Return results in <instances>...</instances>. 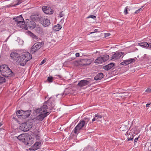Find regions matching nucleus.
Instances as JSON below:
<instances>
[{
  "label": "nucleus",
  "instance_id": "nucleus-1",
  "mask_svg": "<svg viewBox=\"0 0 151 151\" xmlns=\"http://www.w3.org/2000/svg\"><path fill=\"white\" fill-rule=\"evenodd\" d=\"M12 59L16 62L20 63L21 66H24L27 62L32 58L31 55L28 52L22 53L21 55L16 52H12L10 55Z\"/></svg>",
  "mask_w": 151,
  "mask_h": 151
},
{
  "label": "nucleus",
  "instance_id": "nucleus-2",
  "mask_svg": "<svg viewBox=\"0 0 151 151\" xmlns=\"http://www.w3.org/2000/svg\"><path fill=\"white\" fill-rule=\"evenodd\" d=\"M0 71L1 75L5 77H8L14 75V73L6 65H2L0 66Z\"/></svg>",
  "mask_w": 151,
  "mask_h": 151
},
{
  "label": "nucleus",
  "instance_id": "nucleus-3",
  "mask_svg": "<svg viewBox=\"0 0 151 151\" xmlns=\"http://www.w3.org/2000/svg\"><path fill=\"white\" fill-rule=\"evenodd\" d=\"M32 122L27 121L21 124L20 127L21 130L24 132H27L32 127Z\"/></svg>",
  "mask_w": 151,
  "mask_h": 151
},
{
  "label": "nucleus",
  "instance_id": "nucleus-4",
  "mask_svg": "<svg viewBox=\"0 0 151 151\" xmlns=\"http://www.w3.org/2000/svg\"><path fill=\"white\" fill-rule=\"evenodd\" d=\"M33 139L31 136L28 134H26V135H25L22 142L25 145L30 146L33 143Z\"/></svg>",
  "mask_w": 151,
  "mask_h": 151
},
{
  "label": "nucleus",
  "instance_id": "nucleus-5",
  "mask_svg": "<svg viewBox=\"0 0 151 151\" xmlns=\"http://www.w3.org/2000/svg\"><path fill=\"white\" fill-rule=\"evenodd\" d=\"M85 122L81 120L80 121L77 125L75 127L74 130V133L78 134L80 130L85 126H86Z\"/></svg>",
  "mask_w": 151,
  "mask_h": 151
},
{
  "label": "nucleus",
  "instance_id": "nucleus-6",
  "mask_svg": "<svg viewBox=\"0 0 151 151\" xmlns=\"http://www.w3.org/2000/svg\"><path fill=\"white\" fill-rule=\"evenodd\" d=\"M44 44L43 42L35 43L31 47V52L34 53L37 51Z\"/></svg>",
  "mask_w": 151,
  "mask_h": 151
},
{
  "label": "nucleus",
  "instance_id": "nucleus-7",
  "mask_svg": "<svg viewBox=\"0 0 151 151\" xmlns=\"http://www.w3.org/2000/svg\"><path fill=\"white\" fill-rule=\"evenodd\" d=\"M50 114L49 112H46L45 113H41V114L37 116L35 119L36 121L38 122H41L44 119L47 115H48Z\"/></svg>",
  "mask_w": 151,
  "mask_h": 151
},
{
  "label": "nucleus",
  "instance_id": "nucleus-8",
  "mask_svg": "<svg viewBox=\"0 0 151 151\" xmlns=\"http://www.w3.org/2000/svg\"><path fill=\"white\" fill-rule=\"evenodd\" d=\"M40 22L44 27L48 26L50 24V20L47 18L41 17L40 18Z\"/></svg>",
  "mask_w": 151,
  "mask_h": 151
},
{
  "label": "nucleus",
  "instance_id": "nucleus-9",
  "mask_svg": "<svg viewBox=\"0 0 151 151\" xmlns=\"http://www.w3.org/2000/svg\"><path fill=\"white\" fill-rule=\"evenodd\" d=\"M13 20L15 21V22H17V25L19 26L24 23V19L21 15L16 17H14Z\"/></svg>",
  "mask_w": 151,
  "mask_h": 151
},
{
  "label": "nucleus",
  "instance_id": "nucleus-10",
  "mask_svg": "<svg viewBox=\"0 0 151 151\" xmlns=\"http://www.w3.org/2000/svg\"><path fill=\"white\" fill-rule=\"evenodd\" d=\"M48 109L46 102H45L43 104V106H42L40 108H38L36 109V112L42 113H45L46 110L47 109Z\"/></svg>",
  "mask_w": 151,
  "mask_h": 151
},
{
  "label": "nucleus",
  "instance_id": "nucleus-11",
  "mask_svg": "<svg viewBox=\"0 0 151 151\" xmlns=\"http://www.w3.org/2000/svg\"><path fill=\"white\" fill-rule=\"evenodd\" d=\"M88 80H83L80 81L78 84V86L81 87H82L88 85L91 81L89 78L87 79Z\"/></svg>",
  "mask_w": 151,
  "mask_h": 151
},
{
  "label": "nucleus",
  "instance_id": "nucleus-12",
  "mask_svg": "<svg viewBox=\"0 0 151 151\" xmlns=\"http://www.w3.org/2000/svg\"><path fill=\"white\" fill-rule=\"evenodd\" d=\"M42 9L43 12L46 14H53V10L49 6H43Z\"/></svg>",
  "mask_w": 151,
  "mask_h": 151
},
{
  "label": "nucleus",
  "instance_id": "nucleus-13",
  "mask_svg": "<svg viewBox=\"0 0 151 151\" xmlns=\"http://www.w3.org/2000/svg\"><path fill=\"white\" fill-rule=\"evenodd\" d=\"M78 63L79 65H86L91 63V61L90 59H81L79 61Z\"/></svg>",
  "mask_w": 151,
  "mask_h": 151
},
{
  "label": "nucleus",
  "instance_id": "nucleus-14",
  "mask_svg": "<svg viewBox=\"0 0 151 151\" xmlns=\"http://www.w3.org/2000/svg\"><path fill=\"white\" fill-rule=\"evenodd\" d=\"M41 145V142H36L30 148V150H32L33 151L39 149Z\"/></svg>",
  "mask_w": 151,
  "mask_h": 151
},
{
  "label": "nucleus",
  "instance_id": "nucleus-15",
  "mask_svg": "<svg viewBox=\"0 0 151 151\" xmlns=\"http://www.w3.org/2000/svg\"><path fill=\"white\" fill-rule=\"evenodd\" d=\"M123 53L122 52H116L112 55V59L116 60L119 59L120 58Z\"/></svg>",
  "mask_w": 151,
  "mask_h": 151
},
{
  "label": "nucleus",
  "instance_id": "nucleus-16",
  "mask_svg": "<svg viewBox=\"0 0 151 151\" xmlns=\"http://www.w3.org/2000/svg\"><path fill=\"white\" fill-rule=\"evenodd\" d=\"M51 97H50L47 101L46 102V104L49 109H50L51 108H52L54 106V101L53 100H51Z\"/></svg>",
  "mask_w": 151,
  "mask_h": 151
},
{
  "label": "nucleus",
  "instance_id": "nucleus-17",
  "mask_svg": "<svg viewBox=\"0 0 151 151\" xmlns=\"http://www.w3.org/2000/svg\"><path fill=\"white\" fill-rule=\"evenodd\" d=\"M23 113L22 118L24 119H26L29 117L31 114L30 110H27L26 111H23Z\"/></svg>",
  "mask_w": 151,
  "mask_h": 151
},
{
  "label": "nucleus",
  "instance_id": "nucleus-18",
  "mask_svg": "<svg viewBox=\"0 0 151 151\" xmlns=\"http://www.w3.org/2000/svg\"><path fill=\"white\" fill-rule=\"evenodd\" d=\"M27 24L28 27L32 29L35 28L36 26V23L32 20H31Z\"/></svg>",
  "mask_w": 151,
  "mask_h": 151
},
{
  "label": "nucleus",
  "instance_id": "nucleus-19",
  "mask_svg": "<svg viewBox=\"0 0 151 151\" xmlns=\"http://www.w3.org/2000/svg\"><path fill=\"white\" fill-rule=\"evenodd\" d=\"M36 32L39 34L42 35L43 34V29L39 25H36L35 27Z\"/></svg>",
  "mask_w": 151,
  "mask_h": 151
},
{
  "label": "nucleus",
  "instance_id": "nucleus-20",
  "mask_svg": "<svg viewBox=\"0 0 151 151\" xmlns=\"http://www.w3.org/2000/svg\"><path fill=\"white\" fill-rule=\"evenodd\" d=\"M114 66V63H111L105 65L103 67V68L105 70H108Z\"/></svg>",
  "mask_w": 151,
  "mask_h": 151
},
{
  "label": "nucleus",
  "instance_id": "nucleus-21",
  "mask_svg": "<svg viewBox=\"0 0 151 151\" xmlns=\"http://www.w3.org/2000/svg\"><path fill=\"white\" fill-rule=\"evenodd\" d=\"M103 74L101 73H99L95 77L94 80L96 81L99 80L103 78Z\"/></svg>",
  "mask_w": 151,
  "mask_h": 151
},
{
  "label": "nucleus",
  "instance_id": "nucleus-22",
  "mask_svg": "<svg viewBox=\"0 0 151 151\" xmlns=\"http://www.w3.org/2000/svg\"><path fill=\"white\" fill-rule=\"evenodd\" d=\"M41 17L39 15H34L32 16L31 18L35 21H39L40 22V18Z\"/></svg>",
  "mask_w": 151,
  "mask_h": 151
},
{
  "label": "nucleus",
  "instance_id": "nucleus-23",
  "mask_svg": "<svg viewBox=\"0 0 151 151\" xmlns=\"http://www.w3.org/2000/svg\"><path fill=\"white\" fill-rule=\"evenodd\" d=\"M28 33L29 35L33 39L37 41L38 40V37L35 35L31 32L28 31Z\"/></svg>",
  "mask_w": 151,
  "mask_h": 151
},
{
  "label": "nucleus",
  "instance_id": "nucleus-24",
  "mask_svg": "<svg viewBox=\"0 0 151 151\" xmlns=\"http://www.w3.org/2000/svg\"><path fill=\"white\" fill-rule=\"evenodd\" d=\"M136 59V58H129L126 60V65L135 62Z\"/></svg>",
  "mask_w": 151,
  "mask_h": 151
},
{
  "label": "nucleus",
  "instance_id": "nucleus-25",
  "mask_svg": "<svg viewBox=\"0 0 151 151\" xmlns=\"http://www.w3.org/2000/svg\"><path fill=\"white\" fill-rule=\"evenodd\" d=\"M103 62H104V60H103V59H102V58L101 56L98 57V58L96 59L95 61V63H101Z\"/></svg>",
  "mask_w": 151,
  "mask_h": 151
},
{
  "label": "nucleus",
  "instance_id": "nucleus-26",
  "mask_svg": "<svg viewBox=\"0 0 151 151\" xmlns=\"http://www.w3.org/2000/svg\"><path fill=\"white\" fill-rule=\"evenodd\" d=\"M25 135H26V134H22L18 136H16L15 137L20 142H22L24 138L25 137Z\"/></svg>",
  "mask_w": 151,
  "mask_h": 151
},
{
  "label": "nucleus",
  "instance_id": "nucleus-27",
  "mask_svg": "<svg viewBox=\"0 0 151 151\" xmlns=\"http://www.w3.org/2000/svg\"><path fill=\"white\" fill-rule=\"evenodd\" d=\"M62 28V26L60 24H58L56 25H55L53 27V29L56 31H59Z\"/></svg>",
  "mask_w": 151,
  "mask_h": 151
},
{
  "label": "nucleus",
  "instance_id": "nucleus-28",
  "mask_svg": "<svg viewBox=\"0 0 151 151\" xmlns=\"http://www.w3.org/2000/svg\"><path fill=\"white\" fill-rule=\"evenodd\" d=\"M134 136V135H133L132 134H129L127 136V141H129L132 140Z\"/></svg>",
  "mask_w": 151,
  "mask_h": 151
},
{
  "label": "nucleus",
  "instance_id": "nucleus-29",
  "mask_svg": "<svg viewBox=\"0 0 151 151\" xmlns=\"http://www.w3.org/2000/svg\"><path fill=\"white\" fill-rule=\"evenodd\" d=\"M23 113V110H19L16 112V115L17 116H21L22 117Z\"/></svg>",
  "mask_w": 151,
  "mask_h": 151
},
{
  "label": "nucleus",
  "instance_id": "nucleus-30",
  "mask_svg": "<svg viewBox=\"0 0 151 151\" xmlns=\"http://www.w3.org/2000/svg\"><path fill=\"white\" fill-rule=\"evenodd\" d=\"M139 45L143 47H147V43L146 42H143L139 43L138 44Z\"/></svg>",
  "mask_w": 151,
  "mask_h": 151
},
{
  "label": "nucleus",
  "instance_id": "nucleus-31",
  "mask_svg": "<svg viewBox=\"0 0 151 151\" xmlns=\"http://www.w3.org/2000/svg\"><path fill=\"white\" fill-rule=\"evenodd\" d=\"M101 57L102 58V59H103V60H104V62L107 60L109 58V55H104Z\"/></svg>",
  "mask_w": 151,
  "mask_h": 151
},
{
  "label": "nucleus",
  "instance_id": "nucleus-32",
  "mask_svg": "<svg viewBox=\"0 0 151 151\" xmlns=\"http://www.w3.org/2000/svg\"><path fill=\"white\" fill-rule=\"evenodd\" d=\"M5 82V79L4 77L0 76V84Z\"/></svg>",
  "mask_w": 151,
  "mask_h": 151
},
{
  "label": "nucleus",
  "instance_id": "nucleus-33",
  "mask_svg": "<svg viewBox=\"0 0 151 151\" xmlns=\"http://www.w3.org/2000/svg\"><path fill=\"white\" fill-rule=\"evenodd\" d=\"M85 122V124L86 125L90 120V119L88 118H84V119L82 120Z\"/></svg>",
  "mask_w": 151,
  "mask_h": 151
},
{
  "label": "nucleus",
  "instance_id": "nucleus-34",
  "mask_svg": "<svg viewBox=\"0 0 151 151\" xmlns=\"http://www.w3.org/2000/svg\"><path fill=\"white\" fill-rule=\"evenodd\" d=\"M94 116L96 117V119H97V120H99V119H101L102 117V116L99 114H96Z\"/></svg>",
  "mask_w": 151,
  "mask_h": 151
},
{
  "label": "nucleus",
  "instance_id": "nucleus-35",
  "mask_svg": "<svg viewBox=\"0 0 151 151\" xmlns=\"http://www.w3.org/2000/svg\"><path fill=\"white\" fill-rule=\"evenodd\" d=\"M128 7L127 6L125 7L124 10V13L125 14H128Z\"/></svg>",
  "mask_w": 151,
  "mask_h": 151
},
{
  "label": "nucleus",
  "instance_id": "nucleus-36",
  "mask_svg": "<svg viewBox=\"0 0 151 151\" xmlns=\"http://www.w3.org/2000/svg\"><path fill=\"white\" fill-rule=\"evenodd\" d=\"M53 78L52 77H49L47 78V81L50 83L52 81Z\"/></svg>",
  "mask_w": 151,
  "mask_h": 151
},
{
  "label": "nucleus",
  "instance_id": "nucleus-37",
  "mask_svg": "<svg viewBox=\"0 0 151 151\" xmlns=\"http://www.w3.org/2000/svg\"><path fill=\"white\" fill-rule=\"evenodd\" d=\"M142 8H140L139 9L136 10L135 11V14H137V13H139L140 11H141L142 10Z\"/></svg>",
  "mask_w": 151,
  "mask_h": 151
},
{
  "label": "nucleus",
  "instance_id": "nucleus-38",
  "mask_svg": "<svg viewBox=\"0 0 151 151\" xmlns=\"http://www.w3.org/2000/svg\"><path fill=\"white\" fill-rule=\"evenodd\" d=\"M92 18L93 19H94L96 18V17L93 15H90L87 17V18Z\"/></svg>",
  "mask_w": 151,
  "mask_h": 151
},
{
  "label": "nucleus",
  "instance_id": "nucleus-39",
  "mask_svg": "<svg viewBox=\"0 0 151 151\" xmlns=\"http://www.w3.org/2000/svg\"><path fill=\"white\" fill-rule=\"evenodd\" d=\"M145 92L148 93H149L151 92V88H148L147 89L146 91Z\"/></svg>",
  "mask_w": 151,
  "mask_h": 151
},
{
  "label": "nucleus",
  "instance_id": "nucleus-40",
  "mask_svg": "<svg viewBox=\"0 0 151 151\" xmlns=\"http://www.w3.org/2000/svg\"><path fill=\"white\" fill-rule=\"evenodd\" d=\"M20 25H22V26H21V27L22 28H24L25 29H27V26L26 25H24V26H23V24H21Z\"/></svg>",
  "mask_w": 151,
  "mask_h": 151
},
{
  "label": "nucleus",
  "instance_id": "nucleus-41",
  "mask_svg": "<svg viewBox=\"0 0 151 151\" xmlns=\"http://www.w3.org/2000/svg\"><path fill=\"white\" fill-rule=\"evenodd\" d=\"M46 59H44L43 60H42V62H41L40 65H42L46 61Z\"/></svg>",
  "mask_w": 151,
  "mask_h": 151
},
{
  "label": "nucleus",
  "instance_id": "nucleus-42",
  "mask_svg": "<svg viewBox=\"0 0 151 151\" xmlns=\"http://www.w3.org/2000/svg\"><path fill=\"white\" fill-rule=\"evenodd\" d=\"M63 12H60V13L59 14V16L60 17H61L63 16L64 15V14H63Z\"/></svg>",
  "mask_w": 151,
  "mask_h": 151
},
{
  "label": "nucleus",
  "instance_id": "nucleus-43",
  "mask_svg": "<svg viewBox=\"0 0 151 151\" xmlns=\"http://www.w3.org/2000/svg\"><path fill=\"white\" fill-rule=\"evenodd\" d=\"M121 64L122 65H126V60H125L124 61L121 63Z\"/></svg>",
  "mask_w": 151,
  "mask_h": 151
},
{
  "label": "nucleus",
  "instance_id": "nucleus-44",
  "mask_svg": "<svg viewBox=\"0 0 151 151\" xmlns=\"http://www.w3.org/2000/svg\"><path fill=\"white\" fill-rule=\"evenodd\" d=\"M147 47H149L151 48V43H147Z\"/></svg>",
  "mask_w": 151,
  "mask_h": 151
},
{
  "label": "nucleus",
  "instance_id": "nucleus-45",
  "mask_svg": "<svg viewBox=\"0 0 151 151\" xmlns=\"http://www.w3.org/2000/svg\"><path fill=\"white\" fill-rule=\"evenodd\" d=\"M139 137H138L137 138H136L134 140V143H135L136 142H137V140L139 138Z\"/></svg>",
  "mask_w": 151,
  "mask_h": 151
},
{
  "label": "nucleus",
  "instance_id": "nucleus-46",
  "mask_svg": "<svg viewBox=\"0 0 151 151\" xmlns=\"http://www.w3.org/2000/svg\"><path fill=\"white\" fill-rule=\"evenodd\" d=\"M96 120H97V121H99V120H97V119H96V117H95V118H93L92 120V122H93L95 121Z\"/></svg>",
  "mask_w": 151,
  "mask_h": 151
},
{
  "label": "nucleus",
  "instance_id": "nucleus-47",
  "mask_svg": "<svg viewBox=\"0 0 151 151\" xmlns=\"http://www.w3.org/2000/svg\"><path fill=\"white\" fill-rule=\"evenodd\" d=\"M36 138L38 139H40V137L39 135V134H37L36 135Z\"/></svg>",
  "mask_w": 151,
  "mask_h": 151
},
{
  "label": "nucleus",
  "instance_id": "nucleus-48",
  "mask_svg": "<svg viewBox=\"0 0 151 151\" xmlns=\"http://www.w3.org/2000/svg\"><path fill=\"white\" fill-rule=\"evenodd\" d=\"M125 127V125H122L121 127H120V130H122V131H123L124 130L122 129V128H124Z\"/></svg>",
  "mask_w": 151,
  "mask_h": 151
},
{
  "label": "nucleus",
  "instance_id": "nucleus-49",
  "mask_svg": "<svg viewBox=\"0 0 151 151\" xmlns=\"http://www.w3.org/2000/svg\"><path fill=\"white\" fill-rule=\"evenodd\" d=\"M64 21V19L63 18L62 19H61V20H60V23L61 24H63V23Z\"/></svg>",
  "mask_w": 151,
  "mask_h": 151
},
{
  "label": "nucleus",
  "instance_id": "nucleus-50",
  "mask_svg": "<svg viewBox=\"0 0 151 151\" xmlns=\"http://www.w3.org/2000/svg\"><path fill=\"white\" fill-rule=\"evenodd\" d=\"M76 57H78L79 56V53H76Z\"/></svg>",
  "mask_w": 151,
  "mask_h": 151
},
{
  "label": "nucleus",
  "instance_id": "nucleus-51",
  "mask_svg": "<svg viewBox=\"0 0 151 151\" xmlns=\"http://www.w3.org/2000/svg\"><path fill=\"white\" fill-rule=\"evenodd\" d=\"M151 104V103H150L148 104H146V107H148Z\"/></svg>",
  "mask_w": 151,
  "mask_h": 151
},
{
  "label": "nucleus",
  "instance_id": "nucleus-52",
  "mask_svg": "<svg viewBox=\"0 0 151 151\" xmlns=\"http://www.w3.org/2000/svg\"><path fill=\"white\" fill-rule=\"evenodd\" d=\"M21 3V2L18 1L17 4H15L14 5H17L20 4Z\"/></svg>",
  "mask_w": 151,
  "mask_h": 151
},
{
  "label": "nucleus",
  "instance_id": "nucleus-53",
  "mask_svg": "<svg viewBox=\"0 0 151 151\" xmlns=\"http://www.w3.org/2000/svg\"><path fill=\"white\" fill-rule=\"evenodd\" d=\"M3 124L2 123V122H0V127ZM1 128H0V130H1Z\"/></svg>",
  "mask_w": 151,
  "mask_h": 151
},
{
  "label": "nucleus",
  "instance_id": "nucleus-54",
  "mask_svg": "<svg viewBox=\"0 0 151 151\" xmlns=\"http://www.w3.org/2000/svg\"><path fill=\"white\" fill-rule=\"evenodd\" d=\"M106 35H107V36H109L110 35V34L109 33H107Z\"/></svg>",
  "mask_w": 151,
  "mask_h": 151
},
{
  "label": "nucleus",
  "instance_id": "nucleus-55",
  "mask_svg": "<svg viewBox=\"0 0 151 151\" xmlns=\"http://www.w3.org/2000/svg\"><path fill=\"white\" fill-rule=\"evenodd\" d=\"M56 76H58L59 78H61V76L60 75H56Z\"/></svg>",
  "mask_w": 151,
  "mask_h": 151
},
{
  "label": "nucleus",
  "instance_id": "nucleus-56",
  "mask_svg": "<svg viewBox=\"0 0 151 151\" xmlns=\"http://www.w3.org/2000/svg\"><path fill=\"white\" fill-rule=\"evenodd\" d=\"M97 30H98V29H95V32H97Z\"/></svg>",
  "mask_w": 151,
  "mask_h": 151
},
{
  "label": "nucleus",
  "instance_id": "nucleus-57",
  "mask_svg": "<svg viewBox=\"0 0 151 151\" xmlns=\"http://www.w3.org/2000/svg\"><path fill=\"white\" fill-rule=\"evenodd\" d=\"M9 37H7V39L6 40V41H7V39H8V38H9Z\"/></svg>",
  "mask_w": 151,
  "mask_h": 151
},
{
  "label": "nucleus",
  "instance_id": "nucleus-58",
  "mask_svg": "<svg viewBox=\"0 0 151 151\" xmlns=\"http://www.w3.org/2000/svg\"><path fill=\"white\" fill-rule=\"evenodd\" d=\"M149 151H151V149L149 150Z\"/></svg>",
  "mask_w": 151,
  "mask_h": 151
},
{
  "label": "nucleus",
  "instance_id": "nucleus-59",
  "mask_svg": "<svg viewBox=\"0 0 151 151\" xmlns=\"http://www.w3.org/2000/svg\"><path fill=\"white\" fill-rule=\"evenodd\" d=\"M150 130H151V127H150Z\"/></svg>",
  "mask_w": 151,
  "mask_h": 151
},
{
  "label": "nucleus",
  "instance_id": "nucleus-60",
  "mask_svg": "<svg viewBox=\"0 0 151 151\" xmlns=\"http://www.w3.org/2000/svg\"><path fill=\"white\" fill-rule=\"evenodd\" d=\"M93 33V32H91V33Z\"/></svg>",
  "mask_w": 151,
  "mask_h": 151
},
{
  "label": "nucleus",
  "instance_id": "nucleus-61",
  "mask_svg": "<svg viewBox=\"0 0 151 151\" xmlns=\"http://www.w3.org/2000/svg\"><path fill=\"white\" fill-rule=\"evenodd\" d=\"M47 97V96L46 97H45V99Z\"/></svg>",
  "mask_w": 151,
  "mask_h": 151
},
{
  "label": "nucleus",
  "instance_id": "nucleus-62",
  "mask_svg": "<svg viewBox=\"0 0 151 151\" xmlns=\"http://www.w3.org/2000/svg\"><path fill=\"white\" fill-rule=\"evenodd\" d=\"M1 131V130H0V131Z\"/></svg>",
  "mask_w": 151,
  "mask_h": 151
}]
</instances>
